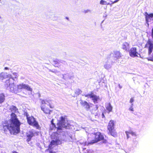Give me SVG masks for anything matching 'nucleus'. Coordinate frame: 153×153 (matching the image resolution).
Instances as JSON below:
<instances>
[{
    "label": "nucleus",
    "instance_id": "34",
    "mask_svg": "<svg viewBox=\"0 0 153 153\" xmlns=\"http://www.w3.org/2000/svg\"><path fill=\"white\" fill-rule=\"evenodd\" d=\"M12 153H19L16 151H13L12 152Z\"/></svg>",
    "mask_w": 153,
    "mask_h": 153
},
{
    "label": "nucleus",
    "instance_id": "39",
    "mask_svg": "<svg viewBox=\"0 0 153 153\" xmlns=\"http://www.w3.org/2000/svg\"><path fill=\"white\" fill-rule=\"evenodd\" d=\"M120 0H118V1H119Z\"/></svg>",
    "mask_w": 153,
    "mask_h": 153
},
{
    "label": "nucleus",
    "instance_id": "36",
    "mask_svg": "<svg viewBox=\"0 0 153 153\" xmlns=\"http://www.w3.org/2000/svg\"><path fill=\"white\" fill-rule=\"evenodd\" d=\"M51 123L52 124V123H53V120H52L51 121Z\"/></svg>",
    "mask_w": 153,
    "mask_h": 153
},
{
    "label": "nucleus",
    "instance_id": "24",
    "mask_svg": "<svg viewBox=\"0 0 153 153\" xmlns=\"http://www.w3.org/2000/svg\"><path fill=\"white\" fill-rule=\"evenodd\" d=\"M10 110L11 111L16 112L18 110V109L15 106L13 105L10 108Z\"/></svg>",
    "mask_w": 153,
    "mask_h": 153
},
{
    "label": "nucleus",
    "instance_id": "17",
    "mask_svg": "<svg viewBox=\"0 0 153 153\" xmlns=\"http://www.w3.org/2000/svg\"><path fill=\"white\" fill-rule=\"evenodd\" d=\"M129 44L127 42H125L122 45V48L126 51H128L129 49Z\"/></svg>",
    "mask_w": 153,
    "mask_h": 153
},
{
    "label": "nucleus",
    "instance_id": "4",
    "mask_svg": "<svg viewBox=\"0 0 153 153\" xmlns=\"http://www.w3.org/2000/svg\"><path fill=\"white\" fill-rule=\"evenodd\" d=\"M26 119L27 123L30 125L35 127L36 129H40L41 128L38 123L36 121V119L33 116H29L28 115H26Z\"/></svg>",
    "mask_w": 153,
    "mask_h": 153
},
{
    "label": "nucleus",
    "instance_id": "26",
    "mask_svg": "<svg viewBox=\"0 0 153 153\" xmlns=\"http://www.w3.org/2000/svg\"><path fill=\"white\" fill-rule=\"evenodd\" d=\"M13 74L15 76L14 77V78H15V79H17V77H18V75L16 73H13Z\"/></svg>",
    "mask_w": 153,
    "mask_h": 153
},
{
    "label": "nucleus",
    "instance_id": "9",
    "mask_svg": "<svg viewBox=\"0 0 153 153\" xmlns=\"http://www.w3.org/2000/svg\"><path fill=\"white\" fill-rule=\"evenodd\" d=\"M65 118L63 116H62L60 117V120L58 123V125H60L62 127H64L66 128H68V127H69L71 126V125L69 124H67V126H65Z\"/></svg>",
    "mask_w": 153,
    "mask_h": 153
},
{
    "label": "nucleus",
    "instance_id": "35",
    "mask_svg": "<svg viewBox=\"0 0 153 153\" xmlns=\"http://www.w3.org/2000/svg\"><path fill=\"white\" fill-rule=\"evenodd\" d=\"M4 69L5 70H8L9 68H8L6 67L4 68Z\"/></svg>",
    "mask_w": 153,
    "mask_h": 153
},
{
    "label": "nucleus",
    "instance_id": "6",
    "mask_svg": "<svg viewBox=\"0 0 153 153\" xmlns=\"http://www.w3.org/2000/svg\"><path fill=\"white\" fill-rule=\"evenodd\" d=\"M17 88V89L19 90L25 89L28 91H32V89L28 85L23 83L18 85Z\"/></svg>",
    "mask_w": 153,
    "mask_h": 153
},
{
    "label": "nucleus",
    "instance_id": "29",
    "mask_svg": "<svg viewBox=\"0 0 153 153\" xmlns=\"http://www.w3.org/2000/svg\"><path fill=\"white\" fill-rule=\"evenodd\" d=\"M129 110L131 111H134V109L133 108L132 106H131L129 109Z\"/></svg>",
    "mask_w": 153,
    "mask_h": 153
},
{
    "label": "nucleus",
    "instance_id": "30",
    "mask_svg": "<svg viewBox=\"0 0 153 153\" xmlns=\"http://www.w3.org/2000/svg\"><path fill=\"white\" fill-rule=\"evenodd\" d=\"M118 1V0H116L114 1H111L112 3L111 4H110V5H111V4H113L114 3H116Z\"/></svg>",
    "mask_w": 153,
    "mask_h": 153
},
{
    "label": "nucleus",
    "instance_id": "27",
    "mask_svg": "<svg viewBox=\"0 0 153 153\" xmlns=\"http://www.w3.org/2000/svg\"><path fill=\"white\" fill-rule=\"evenodd\" d=\"M59 126H58L57 127V130H62V126H61V125H59Z\"/></svg>",
    "mask_w": 153,
    "mask_h": 153
},
{
    "label": "nucleus",
    "instance_id": "25",
    "mask_svg": "<svg viewBox=\"0 0 153 153\" xmlns=\"http://www.w3.org/2000/svg\"><path fill=\"white\" fill-rule=\"evenodd\" d=\"M93 92H91L90 94H85V96L86 97H90V98H91V96L92 95V94H93Z\"/></svg>",
    "mask_w": 153,
    "mask_h": 153
},
{
    "label": "nucleus",
    "instance_id": "20",
    "mask_svg": "<svg viewBox=\"0 0 153 153\" xmlns=\"http://www.w3.org/2000/svg\"><path fill=\"white\" fill-rule=\"evenodd\" d=\"M5 100V96L4 94H0V104L3 102Z\"/></svg>",
    "mask_w": 153,
    "mask_h": 153
},
{
    "label": "nucleus",
    "instance_id": "3",
    "mask_svg": "<svg viewBox=\"0 0 153 153\" xmlns=\"http://www.w3.org/2000/svg\"><path fill=\"white\" fill-rule=\"evenodd\" d=\"M115 122L114 120H111L108 122L107 126L108 134L114 137L117 136V133L114 129Z\"/></svg>",
    "mask_w": 153,
    "mask_h": 153
},
{
    "label": "nucleus",
    "instance_id": "31",
    "mask_svg": "<svg viewBox=\"0 0 153 153\" xmlns=\"http://www.w3.org/2000/svg\"><path fill=\"white\" fill-rule=\"evenodd\" d=\"M49 71L53 73H56V72L57 71L56 70H55L54 71H53L52 70H50Z\"/></svg>",
    "mask_w": 153,
    "mask_h": 153
},
{
    "label": "nucleus",
    "instance_id": "16",
    "mask_svg": "<svg viewBox=\"0 0 153 153\" xmlns=\"http://www.w3.org/2000/svg\"><path fill=\"white\" fill-rule=\"evenodd\" d=\"M53 65L56 67L59 68L60 66V61L57 59H54L53 61Z\"/></svg>",
    "mask_w": 153,
    "mask_h": 153
},
{
    "label": "nucleus",
    "instance_id": "22",
    "mask_svg": "<svg viewBox=\"0 0 153 153\" xmlns=\"http://www.w3.org/2000/svg\"><path fill=\"white\" fill-rule=\"evenodd\" d=\"M106 108L107 110L108 111V113L111 112L112 111V107L110 103H108L106 107Z\"/></svg>",
    "mask_w": 153,
    "mask_h": 153
},
{
    "label": "nucleus",
    "instance_id": "7",
    "mask_svg": "<svg viewBox=\"0 0 153 153\" xmlns=\"http://www.w3.org/2000/svg\"><path fill=\"white\" fill-rule=\"evenodd\" d=\"M138 52L136 47H132L129 51V55L131 57H138Z\"/></svg>",
    "mask_w": 153,
    "mask_h": 153
},
{
    "label": "nucleus",
    "instance_id": "14",
    "mask_svg": "<svg viewBox=\"0 0 153 153\" xmlns=\"http://www.w3.org/2000/svg\"><path fill=\"white\" fill-rule=\"evenodd\" d=\"M56 143L55 141L54 140H52L50 144L49 145L48 148L45 151H48L49 150V153H56L55 152H53L51 150L52 148V146L54 144Z\"/></svg>",
    "mask_w": 153,
    "mask_h": 153
},
{
    "label": "nucleus",
    "instance_id": "2",
    "mask_svg": "<svg viewBox=\"0 0 153 153\" xmlns=\"http://www.w3.org/2000/svg\"><path fill=\"white\" fill-rule=\"evenodd\" d=\"M100 141H102V143H107V140L104 138L102 133L100 132H97L92 134L91 137L88 138L87 142L85 143V145H92Z\"/></svg>",
    "mask_w": 153,
    "mask_h": 153
},
{
    "label": "nucleus",
    "instance_id": "28",
    "mask_svg": "<svg viewBox=\"0 0 153 153\" xmlns=\"http://www.w3.org/2000/svg\"><path fill=\"white\" fill-rule=\"evenodd\" d=\"M134 101V100L133 98H131L130 100V102L131 103H132Z\"/></svg>",
    "mask_w": 153,
    "mask_h": 153
},
{
    "label": "nucleus",
    "instance_id": "19",
    "mask_svg": "<svg viewBox=\"0 0 153 153\" xmlns=\"http://www.w3.org/2000/svg\"><path fill=\"white\" fill-rule=\"evenodd\" d=\"M125 133L127 135V138H129V135L131 134L132 136H136L135 133L132 131H126Z\"/></svg>",
    "mask_w": 153,
    "mask_h": 153
},
{
    "label": "nucleus",
    "instance_id": "11",
    "mask_svg": "<svg viewBox=\"0 0 153 153\" xmlns=\"http://www.w3.org/2000/svg\"><path fill=\"white\" fill-rule=\"evenodd\" d=\"M34 136V133L31 131H30L26 133V137L27 138L26 141L27 142L30 141L32 138Z\"/></svg>",
    "mask_w": 153,
    "mask_h": 153
},
{
    "label": "nucleus",
    "instance_id": "37",
    "mask_svg": "<svg viewBox=\"0 0 153 153\" xmlns=\"http://www.w3.org/2000/svg\"><path fill=\"white\" fill-rule=\"evenodd\" d=\"M66 18L68 20V17H66Z\"/></svg>",
    "mask_w": 153,
    "mask_h": 153
},
{
    "label": "nucleus",
    "instance_id": "12",
    "mask_svg": "<svg viewBox=\"0 0 153 153\" xmlns=\"http://www.w3.org/2000/svg\"><path fill=\"white\" fill-rule=\"evenodd\" d=\"M80 103L82 106L85 107V108L87 110H88L90 109V105L89 104V103L86 101L81 100V101L80 102Z\"/></svg>",
    "mask_w": 153,
    "mask_h": 153
},
{
    "label": "nucleus",
    "instance_id": "10",
    "mask_svg": "<svg viewBox=\"0 0 153 153\" xmlns=\"http://www.w3.org/2000/svg\"><path fill=\"white\" fill-rule=\"evenodd\" d=\"M41 110L45 114H50L52 111L45 105H42L41 106Z\"/></svg>",
    "mask_w": 153,
    "mask_h": 153
},
{
    "label": "nucleus",
    "instance_id": "5",
    "mask_svg": "<svg viewBox=\"0 0 153 153\" xmlns=\"http://www.w3.org/2000/svg\"><path fill=\"white\" fill-rule=\"evenodd\" d=\"M145 48H148V53L150 54L153 50V44L152 41L149 39L145 46Z\"/></svg>",
    "mask_w": 153,
    "mask_h": 153
},
{
    "label": "nucleus",
    "instance_id": "15",
    "mask_svg": "<svg viewBox=\"0 0 153 153\" xmlns=\"http://www.w3.org/2000/svg\"><path fill=\"white\" fill-rule=\"evenodd\" d=\"M145 19L146 22H148L150 18L153 17V13L148 14L147 12H145Z\"/></svg>",
    "mask_w": 153,
    "mask_h": 153
},
{
    "label": "nucleus",
    "instance_id": "23",
    "mask_svg": "<svg viewBox=\"0 0 153 153\" xmlns=\"http://www.w3.org/2000/svg\"><path fill=\"white\" fill-rule=\"evenodd\" d=\"M100 4L104 5H110V4L109 3H108L106 1H105L104 0H101L100 1Z\"/></svg>",
    "mask_w": 153,
    "mask_h": 153
},
{
    "label": "nucleus",
    "instance_id": "38",
    "mask_svg": "<svg viewBox=\"0 0 153 153\" xmlns=\"http://www.w3.org/2000/svg\"><path fill=\"white\" fill-rule=\"evenodd\" d=\"M1 18V16H0V18Z\"/></svg>",
    "mask_w": 153,
    "mask_h": 153
},
{
    "label": "nucleus",
    "instance_id": "32",
    "mask_svg": "<svg viewBox=\"0 0 153 153\" xmlns=\"http://www.w3.org/2000/svg\"><path fill=\"white\" fill-rule=\"evenodd\" d=\"M102 118H105V116L103 113H102Z\"/></svg>",
    "mask_w": 153,
    "mask_h": 153
},
{
    "label": "nucleus",
    "instance_id": "33",
    "mask_svg": "<svg viewBox=\"0 0 153 153\" xmlns=\"http://www.w3.org/2000/svg\"><path fill=\"white\" fill-rule=\"evenodd\" d=\"M52 125L55 128H56V125H55V124H54V123H52Z\"/></svg>",
    "mask_w": 153,
    "mask_h": 153
},
{
    "label": "nucleus",
    "instance_id": "8",
    "mask_svg": "<svg viewBox=\"0 0 153 153\" xmlns=\"http://www.w3.org/2000/svg\"><path fill=\"white\" fill-rule=\"evenodd\" d=\"M9 78V79L5 81V85L7 88L10 87L11 88L12 86L14 84V79L12 78L11 76Z\"/></svg>",
    "mask_w": 153,
    "mask_h": 153
},
{
    "label": "nucleus",
    "instance_id": "21",
    "mask_svg": "<svg viewBox=\"0 0 153 153\" xmlns=\"http://www.w3.org/2000/svg\"><path fill=\"white\" fill-rule=\"evenodd\" d=\"M47 102L49 103V106L50 108H53L54 106L51 105L48 101L45 100H42L41 101V103L42 104V105H45L46 104Z\"/></svg>",
    "mask_w": 153,
    "mask_h": 153
},
{
    "label": "nucleus",
    "instance_id": "18",
    "mask_svg": "<svg viewBox=\"0 0 153 153\" xmlns=\"http://www.w3.org/2000/svg\"><path fill=\"white\" fill-rule=\"evenodd\" d=\"M91 97V98H92V100L94 103L97 102V101L99 99V96H97L94 95L93 93Z\"/></svg>",
    "mask_w": 153,
    "mask_h": 153
},
{
    "label": "nucleus",
    "instance_id": "40",
    "mask_svg": "<svg viewBox=\"0 0 153 153\" xmlns=\"http://www.w3.org/2000/svg\"><path fill=\"white\" fill-rule=\"evenodd\" d=\"M1 0H0V1H1Z\"/></svg>",
    "mask_w": 153,
    "mask_h": 153
},
{
    "label": "nucleus",
    "instance_id": "1",
    "mask_svg": "<svg viewBox=\"0 0 153 153\" xmlns=\"http://www.w3.org/2000/svg\"><path fill=\"white\" fill-rule=\"evenodd\" d=\"M10 116L9 123L7 120L2 123V129L5 132H7L8 130L11 134L16 135L20 132L21 123L14 113H12Z\"/></svg>",
    "mask_w": 153,
    "mask_h": 153
},
{
    "label": "nucleus",
    "instance_id": "13",
    "mask_svg": "<svg viewBox=\"0 0 153 153\" xmlns=\"http://www.w3.org/2000/svg\"><path fill=\"white\" fill-rule=\"evenodd\" d=\"M11 76L10 75L8 74L7 73L2 72L0 74V79L3 80Z\"/></svg>",
    "mask_w": 153,
    "mask_h": 153
}]
</instances>
